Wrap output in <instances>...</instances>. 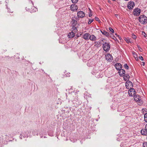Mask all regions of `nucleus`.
I'll return each instance as SVG.
<instances>
[{
    "label": "nucleus",
    "mask_w": 147,
    "mask_h": 147,
    "mask_svg": "<svg viewBox=\"0 0 147 147\" xmlns=\"http://www.w3.org/2000/svg\"><path fill=\"white\" fill-rule=\"evenodd\" d=\"M134 99L136 102L139 103V105H141L142 104V100L141 98L138 94H135L134 96Z\"/></svg>",
    "instance_id": "2"
},
{
    "label": "nucleus",
    "mask_w": 147,
    "mask_h": 147,
    "mask_svg": "<svg viewBox=\"0 0 147 147\" xmlns=\"http://www.w3.org/2000/svg\"><path fill=\"white\" fill-rule=\"evenodd\" d=\"M78 9V7L76 4H72L71 6L70 9L73 11H76Z\"/></svg>",
    "instance_id": "11"
},
{
    "label": "nucleus",
    "mask_w": 147,
    "mask_h": 147,
    "mask_svg": "<svg viewBox=\"0 0 147 147\" xmlns=\"http://www.w3.org/2000/svg\"><path fill=\"white\" fill-rule=\"evenodd\" d=\"M95 20L96 21H98V22L99 21V18L97 17H95Z\"/></svg>",
    "instance_id": "33"
},
{
    "label": "nucleus",
    "mask_w": 147,
    "mask_h": 147,
    "mask_svg": "<svg viewBox=\"0 0 147 147\" xmlns=\"http://www.w3.org/2000/svg\"><path fill=\"white\" fill-rule=\"evenodd\" d=\"M128 92L129 96H132L135 95L136 91L134 88H132L129 90Z\"/></svg>",
    "instance_id": "5"
},
{
    "label": "nucleus",
    "mask_w": 147,
    "mask_h": 147,
    "mask_svg": "<svg viewBox=\"0 0 147 147\" xmlns=\"http://www.w3.org/2000/svg\"><path fill=\"white\" fill-rule=\"evenodd\" d=\"M145 128L146 129V130H147V124H146L145 125Z\"/></svg>",
    "instance_id": "35"
},
{
    "label": "nucleus",
    "mask_w": 147,
    "mask_h": 147,
    "mask_svg": "<svg viewBox=\"0 0 147 147\" xmlns=\"http://www.w3.org/2000/svg\"><path fill=\"white\" fill-rule=\"evenodd\" d=\"M92 16V15L91 13H90L89 14V17H90Z\"/></svg>",
    "instance_id": "34"
},
{
    "label": "nucleus",
    "mask_w": 147,
    "mask_h": 147,
    "mask_svg": "<svg viewBox=\"0 0 147 147\" xmlns=\"http://www.w3.org/2000/svg\"><path fill=\"white\" fill-rule=\"evenodd\" d=\"M113 1H115V0H113Z\"/></svg>",
    "instance_id": "39"
},
{
    "label": "nucleus",
    "mask_w": 147,
    "mask_h": 147,
    "mask_svg": "<svg viewBox=\"0 0 147 147\" xmlns=\"http://www.w3.org/2000/svg\"><path fill=\"white\" fill-rule=\"evenodd\" d=\"M85 15V14L83 11H80L77 13V16L79 18H83L84 17Z\"/></svg>",
    "instance_id": "8"
},
{
    "label": "nucleus",
    "mask_w": 147,
    "mask_h": 147,
    "mask_svg": "<svg viewBox=\"0 0 147 147\" xmlns=\"http://www.w3.org/2000/svg\"><path fill=\"white\" fill-rule=\"evenodd\" d=\"M127 39V40H126V41H127V43H129V42H130V41L129 40L128 41V40H127V39Z\"/></svg>",
    "instance_id": "36"
},
{
    "label": "nucleus",
    "mask_w": 147,
    "mask_h": 147,
    "mask_svg": "<svg viewBox=\"0 0 147 147\" xmlns=\"http://www.w3.org/2000/svg\"><path fill=\"white\" fill-rule=\"evenodd\" d=\"M142 135L144 136H147V130L144 129H142L140 131Z\"/></svg>",
    "instance_id": "16"
},
{
    "label": "nucleus",
    "mask_w": 147,
    "mask_h": 147,
    "mask_svg": "<svg viewBox=\"0 0 147 147\" xmlns=\"http://www.w3.org/2000/svg\"><path fill=\"white\" fill-rule=\"evenodd\" d=\"M94 44H95V46L97 45H98L99 44V42H94Z\"/></svg>",
    "instance_id": "29"
},
{
    "label": "nucleus",
    "mask_w": 147,
    "mask_h": 147,
    "mask_svg": "<svg viewBox=\"0 0 147 147\" xmlns=\"http://www.w3.org/2000/svg\"><path fill=\"white\" fill-rule=\"evenodd\" d=\"M119 70V74L120 76H125V71L124 70L121 69Z\"/></svg>",
    "instance_id": "13"
},
{
    "label": "nucleus",
    "mask_w": 147,
    "mask_h": 147,
    "mask_svg": "<svg viewBox=\"0 0 147 147\" xmlns=\"http://www.w3.org/2000/svg\"><path fill=\"white\" fill-rule=\"evenodd\" d=\"M109 30L111 32V33H113L114 32V30L111 27L109 28Z\"/></svg>",
    "instance_id": "21"
},
{
    "label": "nucleus",
    "mask_w": 147,
    "mask_h": 147,
    "mask_svg": "<svg viewBox=\"0 0 147 147\" xmlns=\"http://www.w3.org/2000/svg\"><path fill=\"white\" fill-rule=\"evenodd\" d=\"M93 21V19H89V21L88 23V24H90L92 23Z\"/></svg>",
    "instance_id": "25"
},
{
    "label": "nucleus",
    "mask_w": 147,
    "mask_h": 147,
    "mask_svg": "<svg viewBox=\"0 0 147 147\" xmlns=\"http://www.w3.org/2000/svg\"><path fill=\"white\" fill-rule=\"evenodd\" d=\"M139 59H140L142 61L143 60V57L142 56H140V57H139Z\"/></svg>",
    "instance_id": "31"
},
{
    "label": "nucleus",
    "mask_w": 147,
    "mask_h": 147,
    "mask_svg": "<svg viewBox=\"0 0 147 147\" xmlns=\"http://www.w3.org/2000/svg\"><path fill=\"white\" fill-rule=\"evenodd\" d=\"M124 67L125 69H129V66L126 64H125L124 65Z\"/></svg>",
    "instance_id": "22"
},
{
    "label": "nucleus",
    "mask_w": 147,
    "mask_h": 147,
    "mask_svg": "<svg viewBox=\"0 0 147 147\" xmlns=\"http://www.w3.org/2000/svg\"><path fill=\"white\" fill-rule=\"evenodd\" d=\"M72 27L73 28V29L74 30H76L75 31H76L77 30V28L76 27L77 24V22L74 19H72Z\"/></svg>",
    "instance_id": "7"
},
{
    "label": "nucleus",
    "mask_w": 147,
    "mask_h": 147,
    "mask_svg": "<svg viewBox=\"0 0 147 147\" xmlns=\"http://www.w3.org/2000/svg\"><path fill=\"white\" fill-rule=\"evenodd\" d=\"M141 10L139 9H135L134 10L133 14L136 16H138L140 14Z\"/></svg>",
    "instance_id": "6"
},
{
    "label": "nucleus",
    "mask_w": 147,
    "mask_h": 147,
    "mask_svg": "<svg viewBox=\"0 0 147 147\" xmlns=\"http://www.w3.org/2000/svg\"><path fill=\"white\" fill-rule=\"evenodd\" d=\"M135 5L133 1H130L128 3L127 7L129 9H133Z\"/></svg>",
    "instance_id": "10"
},
{
    "label": "nucleus",
    "mask_w": 147,
    "mask_h": 147,
    "mask_svg": "<svg viewBox=\"0 0 147 147\" xmlns=\"http://www.w3.org/2000/svg\"><path fill=\"white\" fill-rule=\"evenodd\" d=\"M144 120L146 122H147V113H145L144 115Z\"/></svg>",
    "instance_id": "20"
},
{
    "label": "nucleus",
    "mask_w": 147,
    "mask_h": 147,
    "mask_svg": "<svg viewBox=\"0 0 147 147\" xmlns=\"http://www.w3.org/2000/svg\"><path fill=\"white\" fill-rule=\"evenodd\" d=\"M90 34L88 33H86L83 36V38L86 40H88Z\"/></svg>",
    "instance_id": "12"
},
{
    "label": "nucleus",
    "mask_w": 147,
    "mask_h": 147,
    "mask_svg": "<svg viewBox=\"0 0 147 147\" xmlns=\"http://www.w3.org/2000/svg\"><path fill=\"white\" fill-rule=\"evenodd\" d=\"M102 47L104 51H107L109 50L110 46L109 43L105 42L103 45Z\"/></svg>",
    "instance_id": "3"
},
{
    "label": "nucleus",
    "mask_w": 147,
    "mask_h": 147,
    "mask_svg": "<svg viewBox=\"0 0 147 147\" xmlns=\"http://www.w3.org/2000/svg\"><path fill=\"white\" fill-rule=\"evenodd\" d=\"M72 3H76L78 1V0H71Z\"/></svg>",
    "instance_id": "26"
},
{
    "label": "nucleus",
    "mask_w": 147,
    "mask_h": 147,
    "mask_svg": "<svg viewBox=\"0 0 147 147\" xmlns=\"http://www.w3.org/2000/svg\"><path fill=\"white\" fill-rule=\"evenodd\" d=\"M142 65L143 66H144V65H145V63H144V62H142Z\"/></svg>",
    "instance_id": "37"
},
{
    "label": "nucleus",
    "mask_w": 147,
    "mask_h": 147,
    "mask_svg": "<svg viewBox=\"0 0 147 147\" xmlns=\"http://www.w3.org/2000/svg\"><path fill=\"white\" fill-rule=\"evenodd\" d=\"M27 9H29L30 11V12L31 13H32V11L30 9V8H28Z\"/></svg>",
    "instance_id": "38"
},
{
    "label": "nucleus",
    "mask_w": 147,
    "mask_h": 147,
    "mask_svg": "<svg viewBox=\"0 0 147 147\" xmlns=\"http://www.w3.org/2000/svg\"><path fill=\"white\" fill-rule=\"evenodd\" d=\"M75 36L74 33L72 32H69L68 34V36L69 38H73Z\"/></svg>",
    "instance_id": "17"
},
{
    "label": "nucleus",
    "mask_w": 147,
    "mask_h": 147,
    "mask_svg": "<svg viewBox=\"0 0 147 147\" xmlns=\"http://www.w3.org/2000/svg\"><path fill=\"white\" fill-rule=\"evenodd\" d=\"M106 58L107 61L111 62L113 60V57L110 53H108L106 56Z\"/></svg>",
    "instance_id": "9"
},
{
    "label": "nucleus",
    "mask_w": 147,
    "mask_h": 147,
    "mask_svg": "<svg viewBox=\"0 0 147 147\" xmlns=\"http://www.w3.org/2000/svg\"><path fill=\"white\" fill-rule=\"evenodd\" d=\"M142 35H143L144 37H146V33L144 32H142Z\"/></svg>",
    "instance_id": "28"
},
{
    "label": "nucleus",
    "mask_w": 147,
    "mask_h": 147,
    "mask_svg": "<svg viewBox=\"0 0 147 147\" xmlns=\"http://www.w3.org/2000/svg\"><path fill=\"white\" fill-rule=\"evenodd\" d=\"M124 79L126 81L128 80L129 78H127V77H125V76H124L123 77Z\"/></svg>",
    "instance_id": "27"
},
{
    "label": "nucleus",
    "mask_w": 147,
    "mask_h": 147,
    "mask_svg": "<svg viewBox=\"0 0 147 147\" xmlns=\"http://www.w3.org/2000/svg\"><path fill=\"white\" fill-rule=\"evenodd\" d=\"M138 47L139 50H140V51H141V50H142V49L141 48V47L139 46H138Z\"/></svg>",
    "instance_id": "32"
},
{
    "label": "nucleus",
    "mask_w": 147,
    "mask_h": 147,
    "mask_svg": "<svg viewBox=\"0 0 147 147\" xmlns=\"http://www.w3.org/2000/svg\"><path fill=\"white\" fill-rule=\"evenodd\" d=\"M125 77H127V78H129V77H130L129 75L127 74H125Z\"/></svg>",
    "instance_id": "30"
},
{
    "label": "nucleus",
    "mask_w": 147,
    "mask_h": 147,
    "mask_svg": "<svg viewBox=\"0 0 147 147\" xmlns=\"http://www.w3.org/2000/svg\"><path fill=\"white\" fill-rule=\"evenodd\" d=\"M125 85L126 88L127 89L132 88L133 86L132 83L130 81H127L125 83Z\"/></svg>",
    "instance_id": "4"
},
{
    "label": "nucleus",
    "mask_w": 147,
    "mask_h": 147,
    "mask_svg": "<svg viewBox=\"0 0 147 147\" xmlns=\"http://www.w3.org/2000/svg\"><path fill=\"white\" fill-rule=\"evenodd\" d=\"M132 54L133 55L134 57L135 58V59H136V60H138V57L136 53L135 52H132Z\"/></svg>",
    "instance_id": "18"
},
{
    "label": "nucleus",
    "mask_w": 147,
    "mask_h": 147,
    "mask_svg": "<svg viewBox=\"0 0 147 147\" xmlns=\"http://www.w3.org/2000/svg\"><path fill=\"white\" fill-rule=\"evenodd\" d=\"M132 37L134 39H136V36L134 34H132Z\"/></svg>",
    "instance_id": "24"
},
{
    "label": "nucleus",
    "mask_w": 147,
    "mask_h": 147,
    "mask_svg": "<svg viewBox=\"0 0 147 147\" xmlns=\"http://www.w3.org/2000/svg\"><path fill=\"white\" fill-rule=\"evenodd\" d=\"M139 20L142 24H146L147 23V18L144 15H141L139 17Z\"/></svg>",
    "instance_id": "1"
},
{
    "label": "nucleus",
    "mask_w": 147,
    "mask_h": 147,
    "mask_svg": "<svg viewBox=\"0 0 147 147\" xmlns=\"http://www.w3.org/2000/svg\"><path fill=\"white\" fill-rule=\"evenodd\" d=\"M115 67L117 70H120L121 69L122 66L120 63H117L115 65Z\"/></svg>",
    "instance_id": "15"
},
{
    "label": "nucleus",
    "mask_w": 147,
    "mask_h": 147,
    "mask_svg": "<svg viewBox=\"0 0 147 147\" xmlns=\"http://www.w3.org/2000/svg\"><path fill=\"white\" fill-rule=\"evenodd\" d=\"M89 38V40L92 41H95L96 40V37L93 34L90 35Z\"/></svg>",
    "instance_id": "14"
},
{
    "label": "nucleus",
    "mask_w": 147,
    "mask_h": 147,
    "mask_svg": "<svg viewBox=\"0 0 147 147\" xmlns=\"http://www.w3.org/2000/svg\"><path fill=\"white\" fill-rule=\"evenodd\" d=\"M101 32L103 34H104V35L106 36H109V33L106 32L105 31H103V32L101 31Z\"/></svg>",
    "instance_id": "19"
},
{
    "label": "nucleus",
    "mask_w": 147,
    "mask_h": 147,
    "mask_svg": "<svg viewBox=\"0 0 147 147\" xmlns=\"http://www.w3.org/2000/svg\"><path fill=\"white\" fill-rule=\"evenodd\" d=\"M143 147H147V142H145L143 143Z\"/></svg>",
    "instance_id": "23"
}]
</instances>
